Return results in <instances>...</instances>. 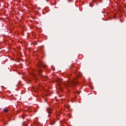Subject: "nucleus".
Instances as JSON below:
<instances>
[{
    "label": "nucleus",
    "mask_w": 126,
    "mask_h": 126,
    "mask_svg": "<svg viewBox=\"0 0 126 126\" xmlns=\"http://www.w3.org/2000/svg\"><path fill=\"white\" fill-rule=\"evenodd\" d=\"M38 67H43V68H47V65L45 64L44 62L43 61H39L38 63Z\"/></svg>",
    "instance_id": "f03ea898"
},
{
    "label": "nucleus",
    "mask_w": 126,
    "mask_h": 126,
    "mask_svg": "<svg viewBox=\"0 0 126 126\" xmlns=\"http://www.w3.org/2000/svg\"><path fill=\"white\" fill-rule=\"evenodd\" d=\"M38 75L40 76V77L41 79H42L43 80H47L48 78V76H44L42 74V70L40 69L39 70H38Z\"/></svg>",
    "instance_id": "f257e3e1"
},
{
    "label": "nucleus",
    "mask_w": 126,
    "mask_h": 126,
    "mask_svg": "<svg viewBox=\"0 0 126 126\" xmlns=\"http://www.w3.org/2000/svg\"><path fill=\"white\" fill-rule=\"evenodd\" d=\"M57 81L59 83L58 85L61 86V84H60V82L63 81V79H61L60 78H58Z\"/></svg>",
    "instance_id": "20e7f679"
},
{
    "label": "nucleus",
    "mask_w": 126,
    "mask_h": 126,
    "mask_svg": "<svg viewBox=\"0 0 126 126\" xmlns=\"http://www.w3.org/2000/svg\"><path fill=\"white\" fill-rule=\"evenodd\" d=\"M68 84L69 86H77L78 84L77 83H76V82H74V81H72L71 82H68Z\"/></svg>",
    "instance_id": "7ed1b4c3"
},
{
    "label": "nucleus",
    "mask_w": 126,
    "mask_h": 126,
    "mask_svg": "<svg viewBox=\"0 0 126 126\" xmlns=\"http://www.w3.org/2000/svg\"><path fill=\"white\" fill-rule=\"evenodd\" d=\"M78 94H80V93H78Z\"/></svg>",
    "instance_id": "6e6552de"
},
{
    "label": "nucleus",
    "mask_w": 126,
    "mask_h": 126,
    "mask_svg": "<svg viewBox=\"0 0 126 126\" xmlns=\"http://www.w3.org/2000/svg\"><path fill=\"white\" fill-rule=\"evenodd\" d=\"M47 111L48 112V114H51L52 113V110L51 109V108H47Z\"/></svg>",
    "instance_id": "39448f33"
},
{
    "label": "nucleus",
    "mask_w": 126,
    "mask_h": 126,
    "mask_svg": "<svg viewBox=\"0 0 126 126\" xmlns=\"http://www.w3.org/2000/svg\"><path fill=\"white\" fill-rule=\"evenodd\" d=\"M4 112H5V113H8V109H7V108H5L4 109Z\"/></svg>",
    "instance_id": "423d86ee"
},
{
    "label": "nucleus",
    "mask_w": 126,
    "mask_h": 126,
    "mask_svg": "<svg viewBox=\"0 0 126 126\" xmlns=\"http://www.w3.org/2000/svg\"><path fill=\"white\" fill-rule=\"evenodd\" d=\"M51 125H54V124H52V123H51Z\"/></svg>",
    "instance_id": "0eeeda50"
}]
</instances>
